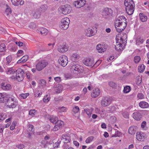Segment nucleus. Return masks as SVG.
<instances>
[{"label":"nucleus","instance_id":"f257e3e1","mask_svg":"<svg viewBox=\"0 0 149 149\" xmlns=\"http://www.w3.org/2000/svg\"><path fill=\"white\" fill-rule=\"evenodd\" d=\"M127 22L125 17L123 16H119L115 21V26L117 31L121 32L126 28Z\"/></svg>","mask_w":149,"mask_h":149},{"label":"nucleus","instance_id":"f03ea898","mask_svg":"<svg viewBox=\"0 0 149 149\" xmlns=\"http://www.w3.org/2000/svg\"><path fill=\"white\" fill-rule=\"evenodd\" d=\"M124 4L127 13L130 15H132L134 11V2L132 0H125Z\"/></svg>","mask_w":149,"mask_h":149},{"label":"nucleus","instance_id":"7ed1b4c3","mask_svg":"<svg viewBox=\"0 0 149 149\" xmlns=\"http://www.w3.org/2000/svg\"><path fill=\"white\" fill-rule=\"evenodd\" d=\"M116 45H115V49L118 52L122 51L123 49V47H122V44L124 41L123 39L117 35L116 36Z\"/></svg>","mask_w":149,"mask_h":149},{"label":"nucleus","instance_id":"20e7f679","mask_svg":"<svg viewBox=\"0 0 149 149\" xmlns=\"http://www.w3.org/2000/svg\"><path fill=\"white\" fill-rule=\"evenodd\" d=\"M16 74L15 77L14 76L11 77L12 79H15L16 78L17 80L19 82L23 80L24 77V72L22 69L20 68H18L17 70Z\"/></svg>","mask_w":149,"mask_h":149},{"label":"nucleus","instance_id":"39448f33","mask_svg":"<svg viewBox=\"0 0 149 149\" xmlns=\"http://www.w3.org/2000/svg\"><path fill=\"white\" fill-rule=\"evenodd\" d=\"M7 101L6 102L9 108H15L17 105V102L13 97L7 98Z\"/></svg>","mask_w":149,"mask_h":149},{"label":"nucleus","instance_id":"423d86ee","mask_svg":"<svg viewBox=\"0 0 149 149\" xmlns=\"http://www.w3.org/2000/svg\"><path fill=\"white\" fill-rule=\"evenodd\" d=\"M70 22V20L69 18L65 17L63 18L59 25L60 28L63 30H65L67 29L69 26Z\"/></svg>","mask_w":149,"mask_h":149},{"label":"nucleus","instance_id":"0eeeda50","mask_svg":"<svg viewBox=\"0 0 149 149\" xmlns=\"http://www.w3.org/2000/svg\"><path fill=\"white\" fill-rule=\"evenodd\" d=\"M48 63L47 60H42L39 62L36 65L37 70L38 71L41 70L48 64Z\"/></svg>","mask_w":149,"mask_h":149},{"label":"nucleus","instance_id":"6e6552de","mask_svg":"<svg viewBox=\"0 0 149 149\" xmlns=\"http://www.w3.org/2000/svg\"><path fill=\"white\" fill-rule=\"evenodd\" d=\"M71 10V7L70 6L66 4L61 7L60 13L64 15H66L70 13Z\"/></svg>","mask_w":149,"mask_h":149},{"label":"nucleus","instance_id":"1a4fd4ad","mask_svg":"<svg viewBox=\"0 0 149 149\" xmlns=\"http://www.w3.org/2000/svg\"><path fill=\"white\" fill-rule=\"evenodd\" d=\"M111 102V100L109 97H103L101 101V104L102 107H105L109 106Z\"/></svg>","mask_w":149,"mask_h":149},{"label":"nucleus","instance_id":"9d476101","mask_svg":"<svg viewBox=\"0 0 149 149\" xmlns=\"http://www.w3.org/2000/svg\"><path fill=\"white\" fill-rule=\"evenodd\" d=\"M58 62L61 66L65 67L68 63V58L65 55H62L59 58Z\"/></svg>","mask_w":149,"mask_h":149},{"label":"nucleus","instance_id":"9b49d317","mask_svg":"<svg viewBox=\"0 0 149 149\" xmlns=\"http://www.w3.org/2000/svg\"><path fill=\"white\" fill-rule=\"evenodd\" d=\"M81 67L78 64H74L71 66V70L74 74H78L81 72Z\"/></svg>","mask_w":149,"mask_h":149},{"label":"nucleus","instance_id":"f8f14e48","mask_svg":"<svg viewBox=\"0 0 149 149\" xmlns=\"http://www.w3.org/2000/svg\"><path fill=\"white\" fill-rule=\"evenodd\" d=\"M55 124V126L52 130L53 131H57L63 125L64 122L61 120H58Z\"/></svg>","mask_w":149,"mask_h":149},{"label":"nucleus","instance_id":"ddd939ff","mask_svg":"<svg viewBox=\"0 0 149 149\" xmlns=\"http://www.w3.org/2000/svg\"><path fill=\"white\" fill-rule=\"evenodd\" d=\"M86 2L85 0H78L74 1V4L76 7L80 8L85 5Z\"/></svg>","mask_w":149,"mask_h":149},{"label":"nucleus","instance_id":"4468645a","mask_svg":"<svg viewBox=\"0 0 149 149\" xmlns=\"http://www.w3.org/2000/svg\"><path fill=\"white\" fill-rule=\"evenodd\" d=\"M61 140L64 143H66L70 142V137L69 135L65 134L62 135Z\"/></svg>","mask_w":149,"mask_h":149},{"label":"nucleus","instance_id":"2eb2a0df","mask_svg":"<svg viewBox=\"0 0 149 149\" xmlns=\"http://www.w3.org/2000/svg\"><path fill=\"white\" fill-rule=\"evenodd\" d=\"M11 11L10 8H7L6 9L5 14L6 15L8 16V17L7 18L10 20H13V18L14 17L11 14Z\"/></svg>","mask_w":149,"mask_h":149},{"label":"nucleus","instance_id":"dca6fc26","mask_svg":"<svg viewBox=\"0 0 149 149\" xmlns=\"http://www.w3.org/2000/svg\"><path fill=\"white\" fill-rule=\"evenodd\" d=\"M100 90L99 88H95L91 93V96L92 97L95 98L100 95Z\"/></svg>","mask_w":149,"mask_h":149},{"label":"nucleus","instance_id":"f3484780","mask_svg":"<svg viewBox=\"0 0 149 149\" xmlns=\"http://www.w3.org/2000/svg\"><path fill=\"white\" fill-rule=\"evenodd\" d=\"M96 49L99 52L102 53L106 50L107 47L104 45L98 44L96 46Z\"/></svg>","mask_w":149,"mask_h":149},{"label":"nucleus","instance_id":"a211bd4d","mask_svg":"<svg viewBox=\"0 0 149 149\" xmlns=\"http://www.w3.org/2000/svg\"><path fill=\"white\" fill-rule=\"evenodd\" d=\"M36 32L38 33H40L43 36H45L48 33V30L45 28H40L37 29Z\"/></svg>","mask_w":149,"mask_h":149},{"label":"nucleus","instance_id":"6ab92c4d","mask_svg":"<svg viewBox=\"0 0 149 149\" xmlns=\"http://www.w3.org/2000/svg\"><path fill=\"white\" fill-rule=\"evenodd\" d=\"M111 15L109 10L108 8H105L102 13V15L103 17L107 18L109 17Z\"/></svg>","mask_w":149,"mask_h":149},{"label":"nucleus","instance_id":"aec40b11","mask_svg":"<svg viewBox=\"0 0 149 149\" xmlns=\"http://www.w3.org/2000/svg\"><path fill=\"white\" fill-rule=\"evenodd\" d=\"M142 117V116L141 113L138 111L134 112L133 113V118L137 120H140Z\"/></svg>","mask_w":149,"mask_h":149},{"label":"nucleus","instance_id":"412c9836","mask_svg":"<svg viewBox=\"0 0 149 149\" xmlns=\"http://www.w3.org/2000/svg\"><path fill=\"white\" fill-rule=\"evenodd\" d=\"M84 63L85 65L88 66H92L94 64L93 60L89 58L86 59Z\"/></svg>","mask_w":149,"mask_h":149},{"label":"nucleus","instance_id":"4be33fe9","mask_svg":"<svg viewBox=\"0 0 149 149\" xmlns=\"http://www.w3.org/2000/svg\"><path fill=\"white\" fill-rule=\"evenodd\" d=\"M136 138L138 140L143 141L145 139L143 134L140 132H137L136 133Z\"/></svg>","mask_w":149,"mask_h":149},{"label":"nucleus","instance_id":"5701e85b","mask_svg":"<svg viewBox=\"0 0 149 149\" xmlns=\"http://www.w3.org/2000/svg\"><path fill=\"white\" fill-rule=\"evenodd\" d=\"M7 98L5 94L3 93H0V102L6 103L7 101Z\"/></svg>","mask_w":149,"mask_h":149},{"label":"nucleus","instance_id":"b1692460","mask_svg":"<svg viewBox=\"0 0 149 149\" xmlns=\"http://www.w3.org/2000/svg\"><path fill=\"white\" fill-rule=\"evenodd\" d=\"M68 48L66 45L61 46L58 49V51L61 52H65L68 51Z\"/></svg>","mask_w":149,"mask_h":149},{"label":"nucleus","instance_id":"393cba45","mask_svg":"<svg viewBox=\"0 0 149 149\" xmlns=\"http://www.w3.org/2000/svg\"><path fill=\"white\" fill-rule=\"evenodd\" d=\"M1 88L4 90H9L11 88V86L9 84H6L2 83L1 84Z\"/></svg>","mask_w":149,"mask_h":149},{"label":"nucleus","instance_id":"a878e982","mask_svg":"<svg viewBox=\"0 0 149 149\" xmlns=\"http://www.w3.org/2000/svg\"><path fill=\"white\" fill-rule=\"evenodd\" d=\"M13 4L15 6H18L19 5H22L24 4V1L21 0H11Z\"/></svg>","mask_w":149,"mask_h":149},{"label":"nucleus","instance_id":"bb28decb","mask_svg":"<svg viewBox=\"0 0 149 149\" xmlns=\"http://www.w3.org/2000/svg\"><path fill=\"white\" fill-rule=\"evenodd\" d=\"M86 35L87 36L90 37L94 36L95 33H93L92 30L90 28L86 29L85 30Z\"/></svg>","mask_w":149,"mask_h":149},{"label":"nucleus","instance_id":"cd10ccee","mask_svg":"<svg viewBox=\"0 0 149 149\" xmlns=\"http://www.w3.org/2000/svg\"><path fill=\"white\" fill-rule=\"evenodd\" d=\"M136 127L134 126L130 127L128 129L129 133L131 134H134L136 132Z\"/></svg>","mask_w":149,"mask_h":149},{"label":"nucleus","instance_id":"c85d7f7f","mask_svg":"<svg viewBox=\"0 0 149 149\" xmlns=\"http://www.w3.org/2000/svg\"><path fill=\"white\" fill-rule=\"evenodd\" d=\"M139 16L141 21L143 22H146L147 19V16L142 13H140L139 14Z\"/></svg>","mask_w":149,"mask_h":149},{"label":"nucleus","instance_id":"c756f323","mask_svg":"<svg viewBox=\"0 0 149 149\" xmlns=\"http://www.w3.org/2000/svg\"><path fill=\"white\" fill-rule=\"evenodd\" d=\"M148 104L145 102H141L139 103V106L140 107L142 108H148L149 107Z\"/></svg>","mask_w":149,"mask_h":149},{"label":"nucleus","instance_id":"7c9ffc66","mask_svg":"<svg viewBox=\"0 0 149 149\" xmlns=\"http://www.w3.org/2000/svg\"><path fill=\"white\" fill-rule=\"evenodd\" d=\"M40 15V12L37 9H36L33 13V16L36 19L39 18Z\"/></svg>","mask_w":149,"mask_h":149},{"label":"nucleus","instance_id":"2f4dec72","mask_svg":"<svg viewBox=\"0 0 149 149\" xmlns=\"http://www.w3.org/2000/svg\"><path fill=\"white\" fill-rule=\"evenodd\" d=\"M17 70L13 68H8L7 69V74H12L16 72Z\"/></svg>","mask_w":149,"mask_h":149},{"label":"nucleus","instance_id":"473e14b6","mask_svg":"<svg viewBox=\"0 0 149 149\" xmlns=\"http://www.w3.org/2000/svg\"><path fill=\"white\" fill-rule=\"evenodd\" d=\"M47 6L46 4L41 5L40 8L38 9L41 13V12H44L47 10Z\"/></svg>","mask_w":149,"mask_h":149},{"label":"nucleus","instance_id":"72a5a7b5","mask_svg":"<svg viewBox=\"0 0 149 149\" xmlns=\"http://www.w3.org/2000/svg\"><path fill=\"white\" fill-rule=\"evenodd\" d=\"M49 120L51 123L53 124H55L57 121L58 120V118L54 116H51L49 118Z\"/></svg>","mask_w":149,"mask_h":149},{"label":"nucleus","instance_id":"f704fd0d","mask_svg":"<svg viewBox=\"0 0 149 149\" xmlns=\"http://www.w3.org/2000/svg\"><path fill=\"white\" fill-rule=\"evenodd\" d=\"M27 132H34V131L33 129V126L32 125L29 124L27 126Z\"/></svg>","mask_w":149,"mask_h":149},{"label":"nucleus","instance_id":"c9c22d12","mask_svg":"<svg viewBox=\"0 0 149 149\" xmlns=\"http://www.w3.org/2000/svg\"><path fill=\"white\" fill-rule=\"evenodd\" d=\"M145 66L143 64H142L138 67V71L140 72H142L145 69Z\"/></svg>","mask_w":149,"mask_h":149},{"label":"nucleus","instance_id":"e433bc0d","mask_svg":"<svg viewBox=\"0 0 149 149\" xmlns=\"http://www.w3.org/2000/svg\"><path fill=\"white\" fill-rule=\"evenodd\" d=\"M6 46L4 44L2 43L0 45V52H2L5 51Z\"/></svg>","mask_w":149,"mask_h":149},{"label":"nucleus","instance_id":"4c0bfd02","mask_svg":"<svg viewBox=\"0 0 149 149\" xmlns=\"http://www.w3.org/2000/svg\"><path fill=\"white\" fill-rule=\"evenodd\" d=\"M122 135V133L120 131L117 130L115 132V134L114 135H113L112 136V137H120Z\"/></svg>","mask_w":149,"mask_h":149},{"label":"nucleus","instance_id":"58836bf2","mask_svg":"<svg viewBox=\"0 0 149 149\" xmlns=\"http://www.w3.org/2000/svg\"><path fill=\"white\" fill-rule=\"evenodd\" d=\"M6 114L5 113H0V122L4 120L6 118Z\"/></svg>","mask_w":149,"mask_h":149},{"label":"nucleus","instance_id":"ea45409f","mask_svg":"<svg viewBox=\"0 0 149 149\" xmlns=\"http://www.w3.org/2000/svg\"><path fill=\"white\" fill-rule=\"evenodd\" d=\"M122 114L124 118H129V114L128 112L127 111L122 112Z\"/></svg>","mask_w":149,"mask_h":149},{"label":"nucleus","instance_id":"a19ab883","mask_svg":"<svg viewBox=\"0 0 149 149\" xmlns=\"http://www.w3.org/2000/svg\"><path fill=\"white\" fill-rule=\"evenodd\" d=\"M50 98L48 95H46L43 98V101L44 102L47 103L50 100Z\"/></svg>","mask_w":149,"mask_h":149},{"label":"nucleus","instance_id":"79ce46f5","mask_svg":"<svg viewBox=\"0 0 149 149\" xmlns=\"http://www.w3.org/2000/svg\"><path fill=\"white\" fill-rule=\"evenodd\" d=\"M79 111V108L77 106H75L73 108L72 111L74 113L76 114L78 113Z\"/></svg>","mask_w":149,"mask_h":149},{"label":"nucleus","instance_id":"37998d69","mask_svg":"<svg viewBox=\"0 0 149 149\" xmlns=\"http://www.w3.org/2000/svg\"><path fill=\"white\" fill-rule=\"evenodd\" d=\"M40 84L42 87L45 86L46 84V82L45 80L41 79L40 81Z\"/></svg>","mask_w":149,"mask_h":149},{"label":"nucleus","instance_id":"c03bdc74","mask_svg":"<svg viewBox=\"0 0 149 149\" xmlns=\"http://www.w3.org/2000/svg\"><path fill=\"white\" fill-rule=\"evenodd\" d=\"M141 60L140 57L139 56H135L134 58V61L136 63H138Z\"/></svg>","mask_w":149,"mask_h":149},{"label":"nucleus","instance_id":"a18cd8bd","mask_svg":"<svg viewBox=\"0 0 149 149\" xmlns=\"http://www.w3.org/2000/svg\"><path fill=\"white\" fill-rule=\"evenodd\" d=\"M58 109L61 112H65L67 111V108L66 107H59Z\"/></svg>","mask_w":149,"mask_h":149},{"label":"nucleus","instance_id":"49530a36","mask_svg":"<svg viewBox=\"0 0 149 149\" xmlns=\"http://www.w3.org/2000/svg\"><path fill=\"white\" fill-rule=\"evenodd\" d=\"M29 56L27 55H25L23 56L21 58V60L22 59V63H24L26 62L28 59Z\"/></svg>","mask_w":149,"mask_h":149},{"label":"nucleus","instance_id":"de8ad7c7","mask_svg":"<svg viewBox=\"0 0 149 149\" xmlns=\"http://www.w3.org/2000/svg\"><path fill=\"white\" fill-rule=\"evenodd\" d=\"M130 86H126L124 88L123 92L124 93H127L130 92Z\"/></svg>","mask_w":149,"mask_h":149},{"label":"nucleus","instance_id":"09e8293b","mask_svg":"<svg viewBox=\"0 0 149 149\" xmlns=\"http://www.w3.org/2000/svg\"><path fill=\"white\" fill-rule=\"evenodd\" d=\"M12 59V56L11 55L8 56L6 58V60L8 64H9L11 61Z\"/></svg>","mask_w":149,"mask_h":149},{"label":"nucleus","instance_id":"8fccbe9b","mask_svg":"<svg viewBox=\"0 0 149 149\" xmlns=\"http://www.w3.org/2000/svg\"><path fill=\"white\" fill-rule=\"evenodd\" d=\"M36 112V110L35 109L30 110L29 111V114L32 116H33Z\"/></svg>","mask_w":149,"mask_h":149},{"label":"nucleus","instance_id":"3c124183","mask_svg":"<svg viewBox=\"0 0 149 149\" xmlns=\"http://www.w3.org/2000/svg\"><path fill=\"white\" fill-rule=\"evenodd\" d=\"M94 137L93 136H90L86 140V143H89L92 141Z\"/></svg>","mask_w":149,"mask_h":149},{"label":"nucleus","instance_id":"603ef678","mask_svg":"<svg viewBox=\"0 0 149 149\" xmlns=\"http://www.w3.org/2000/svg\"><path fill=\"white\" fill-rule=\"evenodd\" d=\"M109 86L113 88H115L116 87V84L113 81H110L109 82Z\"/></svg>","mask_w":149,"mask_h":149},{"label":"nucleus","instance_id":"864d4df0","mask_svg":"<svg viewBox=\"0 0 149 149\" xmlns=\"http://www.w3.org/2000/svg\"><path fill=\"white\" fill-rule=\"evenodd\" d=\"M42 92L39 91H36L35 92L34 95L36 97H39L42 95Z\"/></svg>","mask_w":149,"mask_h":149},{"label":"nucleus","instance_id":"5fc2aeb1","mask_svg":"<svg viewBox=\"0 0 149 149\" xmlns=\"http://www.w3.org/2000/svg\"><path fill=\"white\" fill-rule=\"evenodd\" d=\"M29 93H26L25 94H22L20 95V96L21 98H23V99L26 98L29 95Z\"/></svg>","mask_w":149,"mask_h":149},{"label":"nucleus","instance_id":"6e6d98bb","mask_svg":"<svg viewBox=\"0 0 149 149\" xmlns=\"http://www.w3.org/2000/svg\"><path fill=\"white\" fill-rule=\"evenodd\" d=\"M136 82L137 84H138L139 85H140L141 83L142 78H141V79H140L139 77L138 78L137 77Z\"/></svg>","mask_w":149,"mask_h":149},{"label":"nucleus","instance_id":"4d7b16f0","mask_svg":"<svg viewBox=\"0 0 149 149\" xmlns=\"http://www.w3.org/2000/svg\"><path fill=\"white\" fill-rule=\"evenodd\" d=\"M144 96L142 93H139L137 95V97L139 99H142L144 98Z\"/></svg>","mask_w":149,"mask_h":149},{"label":"nucleus","instance_id":"13d9d810","mask_svg":"<svg viewBox=\"0 0 149 149\" xmlns=\"http://www.w3.org/2000/svg\"><path fill=\"white\" fill-rule=\"evenodd\" d=\"M84 111L86 112L88 116L89 117H90L91 115V113L90 112L89 109H85Z\"/></svg>","mask_w":149,"mask_h":149},{"label":"nucleus","instance_id":"bf43d9fd","mask_svg":"<svg viewBox=\"0 0 149 149\" xmlns=\"http://www.w3.org/2000/svg\"><path fill=\"white\" fill-rule=\"evenodd\" d=\"M146 121L143 122L141 123V127L142 128L145 129V128H146Z\"/></svg>","mask_w":149,"mask_h":149},{"label":"nucleus","instance_id":"052dcab7","mask_svg":"<svg viewBox=\"0 0 149 149\" xmlns=\"http://www.w3.org/2000/svg\"><path fill=\"white\" fill-rule=\"evenodd\" d=\"M28 135L27 137L29 139L31 138V136L33 134V132H27Z\"/></svg>","mask_w":149,"mask_h":149},{"label":"nucleus","instance_id":"680f3d73","mask_svg":"<svg viewBox=\"0 0 149 149\" xmlns=\"http://www.w3.org/2000/svg\"><path fill=\"white\" fill-rule=\"evenodd\" d=\"M16 147L18 148L22 149L24 148V146L23 144H20L16 146Z\"/></svg>","mask_w":149,"mask_h":149},{"label":"nucleus","instance_id":"e2e57ef3","mask_svg":"<svg viewBox=\"0 0 149 149\" xmlns=\"http://www.w3.org/2000/svg\"><path fill=\"white\" fill-rule=\"evenodd\" d=\"M4 129V126L0 124V132L2 133L3 132V130Z\"/></svg>","mask_w":149,"mask_h":149},{"label":"nucleus","instance_id":"0e129e2a","mask_svg":"<svg viewBox=\"0 0 149 149\" xmlns=\"http://www.w3.org/2000/svg\"><path fill=\"white\" fill-rule=\"evenodd\" d=\"M54 80L57 82H59L61 81V78L59 77H56L54 78Z\"/></svg>","mask_w":149,"mask_h":149},{"label":"nucleus","instance_id":"69168bd1","mask_svg":"<svg viewBox=\"0 0 149 149\" xmlns=\"http://www.w3.org/2000/svg\"><path fill=\"white\" fill-rule=\"evenodd\" d=\"M102 128L103 129H106L107 128L106 125L104 123H102L101 125Z\"/></svg>","mask_w":149,"mask_h":149},{"label":"nucleus","instance_id":"338daca9","mask_svg":"<svg viewBox=\"0 0 149 149\" xmlns=\"http://www.w3.org/2000/svg\"><path fill=\"white\" fill-rule=\"evenodd\" d=\"M73 143L74 145H75L76 146H78L79 145V143L76 141H73Z\"/></svg>","mask_w":149,"mask_h":149},{"label":"nucleus","instance_id":"774afa93","mask_svg":"<svg viewBox=\"0 0 149 149\" xmlns=\"http://www.w3.org/2000/svg\"><path fill=\"white\" fill-rule=\"evenodd\" d=\"M78 56H79V55L77 54H75V53L74 54L72 55L73 57L74 58L77 59L78 58Z\"/></svg>","mask_w":149,"mask_h":149}]
</instances>
